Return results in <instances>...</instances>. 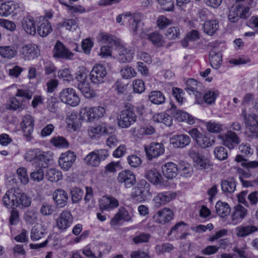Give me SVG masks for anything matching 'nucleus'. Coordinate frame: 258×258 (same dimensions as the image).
Listing matches in <instances>:
<instances>
[{
  "label": "nucleus",
  "instance_id": "1",
  "mask_svg": "<svg viewBox=\"0 0 258 258\" xmlns=\"http://www.w3.org/2000/svg\"><path fill=\"white\" fill-rule=\"evenodd\" d=\"M251 15L249 8L243 4H238L232 7L228 18L232 23L237 22L240 19H246Z\"/></svg>",
  "mask_w": 258,
  "mask_h": 258
},
{
  "label": "nucleus",
  "instance_id": "2",
  "mask_svg": "<svg viewBox=\"0 0 258 258\" xmlns=\"http://www.w3.org/2000/svg\"><path fill=\"white\" fill-rule=\"evenodd\" d=\"M117 125L122 128H128L137 121L136 115L133 107H128L122 110L118 115Z\"/></svg>",
  "mask_w": 258,
  "mask_h": 258
},
{
  "label": "nucleus",
  "instance_id": "3",
  "mask_svg": "<svg viewBox=\"0 0 258 258\" xmlns=\"http://www.w3.org/2000/svg\"><path fill=\"white\" fill-rule=\"evenodd\" d=\"M59 97L62 103L72 107L77 106L80 102L76 90L72 88L62 89L59 94Z\"/></svg>",
  "mask_w": 258,
  "mask_h": 258
},
{
  "label": "nucleus",
  "instance_id": "4",
  "mask_svg": "<svg viewBox=\"0 0 258 258\" xmlns=\"http://www.w3.org/2000/svg\"><path fill=\"white\" fill-rule=\"evenodd\" d=\"M240 116L243 118L246 127L252 133H256L258 130V116L251 108H243Z\"/></svg>",
  "mask_w": 258,
  "mask_h": 258
},
{
  "label": "nucleus",
  "instance_id": "5",
  "mask_svg": "<svg viewBox=\"0 0 258 258\" xmlns=\"http://www.w3.org/2000/svg\"><path fill=\"white\" fill-rule=\"evenodd\" d=\"M109 156L107 150L101 149L95 150L90 153L84 159L85 162L91 166H98L101 160H105Z\"/></svg>",
  "mask_w": 258,
  "mask_h": 258
},
{
  "label": "nucleus",
  "instance_id": "6",
  "mask_svg": "<svg viewBox=\"0 0 258 258\" xmlns=\"http://www.w3.org/2000/svg\"><path fill=\"white\" fill-rule=\"evenodd\" d=\"M188 133L197 142V144L203 148L209 147L215 142L214 138L212 139L210 138L206 135L200 133L196 128L189 130Z\"/></svg>",
  "mask_w": 258,
  "mask_h": 258
},
{
  "label": "nucleus",
  "instance_id": "7",
  "mask_svg": "<svg viewBox=\"0 0 258 258\" xmlns=\"http://www.w3.org/2000/svg\"><path fill=\"white\" fill-rule=\"evenodd\" d=\"M107 75L105 68L99 64H95L90 73L89 78L94 84H100L104 82Z\"/></svg>",
  "mask_w": 258,
  "mask_h": 258
},
{
  "label": "nucleus",
  "instance_id": "8",
  "mask_svg": "<svg viewBox=\"0 0 258 258\" xmlns=\"http://www.w3.org/2000/svg\"><path fill=\"white\" fill-rule=\"evenodd\" d=\"M20 54L24 60H30L38 57L40 54V51L37 45L28 44L22 47Z\"/></svg>",
  "mask_w": 258,
  "mask_h": 258
},
{
  "label": "nucleus",
  "instance_id": "9",
  "mask_svg": "<svg viewBox=\"0 0 258 258\" xmlns=\"http://www.w3.org/2000/svg\"><path fill=\"white\" fill-rule=\"evenodd\" d=\"M117 180L119 183L123 184L125 188L133 187L136 182L135 174L130 170H122L117 176Z\"/></svg>",
  "mask_w": 258,
  "mask_h": 258
},
{
  "label": "nucleus",
  "instance_id": "10",
  "mask_svg": "<svg viewBox=\"0 0 258 258\" xmlns=\"http://www.w3.org/2000/svg\"><path fill=\"white\" fill-rule=\"evenodd\" d=\"M73 223V217L70 212L64 211L61 213L56 219V227L61 231H64L69 228Z\"/></svg>",
  "mask_w": 258,
  "mask_h": 258
},
{
  "label": "nucleus",
  "instance_id": "11",
  "mask_svg": "<svg viewBox=\"0 0 258 258\" xmlns=\"http://www.w3.org/2000/svg\"><path fill=\"white\" fill-rule=\"evenodd\" d=\"M176 197V194L167 191L158 193L153 199V204L156 208H159L171 201Z\"/></svg>",
  "mask_w": 258,
  "mask_h": 258
},
{
  "label": "nucleus",
  "instance_id": "12",
  "mask_svg": "<svg viewBox=\"0 0 258 258\" xmlns=\"http://www.w3.org/2000/svg\"><path fill=\"white\" fill-rule=\"evenodd\" d=\"M218 137L222 141L223 144L229 149H233L235 146L240 142L237 135L231 131H228L225 134L219 135Z\"/></svg>",
  "mask_w": 258,
  "mask_h": 258
},
{
  "label": "nucleus",
  "instance_id": "13",
  "mask_svg": "<svg viewBox=\"0 0 258 258\" xmlns=\"http://www.w3.org/2000/svg\"><path fill=\"white\" fill-rule=\"evenodd\" d=\"M75 153L71 151L62 153L58 160L59 165L64 171L69 170L76 160Z\"/></svg>",
  "mask_w": 258,
  "mask_h": 258
},
{
  "label": "nucleus",
  "instance_id": "14",
  "mask_svg": "<svg viewBox=\"0 0 258 258\" xmlns=\"http://www.w3.org/2000/svg\"><path fill=\"white\" fill-rule=\"evenodd\" d=\"M74 54L71 52L66 46L59 41L55 43L53 49V56L57 58L72 59Z\"/></svg>",
  "mask_w": 258,
  "mask_h": 258
},
{
  "label": "nucleus",
  "instance_id": "15",
  "mask_svg": "<svg viewBox=\"0 0 258 258\" xmlns=\"http://www.w3.org/2000/svg\"><path fill=\"white\" fill-rule=\"evenodd\" d=\"M145 150L148 159L152 160L163 154L164 147L162 143L154 142L149 146H146Z\"/></svg>",
  "mask_w": 258,
  "mask_h": 258
},
{
  "label": "nucleus",
  "instance_id": "16",
  "mask_svg": "<svg viewBox=\"0 0 258 258\" xmlns=\"http://www.w3.org/2000/svg\"><path fill=\"white\" fill-rule=\"evenodd\" d=\"M173 212L169 208H164L159 210L153 216V219L161 224H164L172 219Z\"/></svg>",
  "mask_w": 258,
  "mask_h": 258
},
{
  "label": "nucleus",
  "instance_id": "17",
  "mask_svg": "<svg viewBox=\"0 0 258 258\" xmlns=\"http://www.w3.org/2000/svg\"><path fill=\"white\" fill-rule=\"evenodd\" d=\"M201 87V84L196 80L189 79L186 82V88L187 91L195 94L196 102L200 104L203 102L202 94L199 91V88Z\"/></svg>",
  "mask_w": 258,
  "mask_h": 258
},
{
  "label": "nucleus",
  "instance_id": "18",
  "mask_svg": "<svg viewBox=\"0 0 258 258\" xmlns=\"http://www.w3.org/2000/svg\"><path fill=\"white\" fill-rule=\"evenodd\" d=\"M66 121L68 130L71 132L76 131L81 126V123L76 112L69 113L67 116Z\"/></svg>",
  "mask_w": 258,
  "mask_h": 258
},
{
  "label": "nucleus",
  "instance_id": "19",
  "mask_svg": "<svg viewBox=\"0 0 258 258\" xmlns=\"http://www.w3.org/2000/svg\"><path fill=\"white\" fill-rule=\"evenodd\" d=\"M116 47L118 53L117 58L120 62L124 63L132 60L134 54V51L132 49L120 45L119 42Z\"/></svg>",
  "mask_w": 258,
  "mask_h": 258
},
{
  "label": "nucleus",
  "instance_id": "20",
  "mask_svg": "<svg viewBox=\"0 0 258 258\" xmlns=\"http://www.w3.org/2000/svg\"><path fill=\"white\" fill-rule=\"evenodd\" d=\"M190 139L185 134L177 135L172 136L170 139V143L177 148H183L189 144Z\"/></svg>",
  "mask_w": 258,
  "mask_h": 258
},
{
  "label": "nucleus",
  "instance_id": "21",
  "mask_svg": "<svg viewBox=\"0 0 258 258\" xmlns=\"http://www.w3.org/2000/svg\"><path fill=\"white\" fill-rule=\"evenodd\" d=\"M140 36L142 38L148 39L154 46L158 47L163 46L165 43L162 35L157 31L148 34L142 33L140 34Z\"/></svg>",
  "mask_w": 258,
  "mask_h": 258
},
{
  "label": "nucleus",
  "instance_id": "22",
  "mask_svg": "<svg viewBox=\"0 0 258 258\" xmlns=\"http://www.w3.org/2000/svg\"><path fill=\"white\" fill-rule=\"evenodd\" d=\"M34 119L30 115H26L23 118L21 123V127L24 136L26 138H29L32 134L34 130Z\"/></svg>",
  "mask_w": 258,
  "mask_h": 258
},
{
  "label": "nucleus",
  "instance_id": "23",
  "mask_svg": "<svg viewBox=\"0 0 258 258\" xmlns=\"http://www.w3.org/2000/svg\"><path fill=\"white\" fill-rule=\"evenodd\" d=\"M247 210L240 205L235 206L231 214L232 223L237 224L240 223L247 215Z\"/></svg>",
  "mask_w": 258,
  "mask_h": 258
},
{
  "label": "nucleus",
  "instance_id": "24",
  "mask_svg": "<svg viewBox=\"0 0 258 258\" xmlns=\"http://www.w3.org/2000/svg\"><path fill=\"white\" fill-rule=\"evenodd\" d=\"M22 27L28 34L34 35L36 34V25L34 20L32 16H27L23 19Z\"/></svg>",
  "mask_w": 258,
  "mask_h": 258
},
{
  "label": "nucleus",
  "instance_id": "25",
  "mask_svg": "<svg viewBox=\"0 0 258 258\" xmlns=\"http://www.w3.org/2000/svg\"><path fill=\"white\" fill-rule=\"evenodd\" d=\"M40 24L38 26L37 32L41 37H45L52 30L50 23L48 19L44 17L39 18Z\"/></svg>",
  "mask_w": 258,
  "mask_h": 258
},
{
  "label": "nucleus",
  "instance_id": "26",
  "mask_svg": "<svg viewBox=\"0 0 258 258\" xmlns=\"http://www.w3.org/2000/svg\"><path fill=\"white\" fill-rule=\"evenodd\" d=\"M132 197L133 200L141 203L149 199L151 197V192L147 188L143 189L135 188Z\"/></svg>",
  "mask_w": 258,
  "mask_h": 258
},
{
  "label": "nucleus",
  "instance_id": "27",
  "mask_svg": "<svg viewBox=\"0 0 258 258\" xmlns=\"http://www.w3.org/2000/svg\"><path fill=\"white\" fill-rule=\"evenodd\" d=\"M164 175L168 179H172L177 174L178 168L176 164L173 162L165 163L162 168Z\"/></svg>",
  "mask_w": 258,
  "mask_h": 258
},
{
  "label": "nucleus",
  "instance_id": "28",
  "mask_svg": "<svg viewBox=\"0 0 258 258\" xmlns=\"http://www.w3.org/2000/svg\"><path fill=\"white\" fill-rule=\"evenodd\" d=\"M19 8V4L13 1H9L0 5V15L7 16Z\"/></svg>",
  "mask_w": 258,
  "mask_h": 258
},
{
  "label": "nucleus",
  "instance_id": "29",
  "mask_svg": "<svg viewBox=\"0 0 258 258\" xmlns=\"http://www.w3.org/2000/svg\"><path fill=\"white\" fill-rule=\"evenodd\" d=\"M118 206V201L112 197H103L99 204L100 208L103 210H110Z\"/></svg>",
  "mask_w": 258,
  "mask_h": 258
},
{
  "label": "nucleus",
  "instance_id": "30",
  "mask_svg": "<svg viewBox=\"0 0 258 258\" xmlns=\"http://www.w3.org/2000/svg\"><path fill=\"white\" fill-rule=\"evenodd\" d=\"M235 161L237 162H241V166L246 169L250 172L251 170L258 169V161H248L244 158L243 156L238 155L236 156Z\"/></svg>",
  "mask_w": 258,
  "mask_h": 258
},
{
  "label": "nucleus",
  "instance_id": "31",
  "mask_svg": "<svg viewBox=\"0 0 258 258\" xmlns=\"http://www.w3.org/2000/svg\"><path fill=\"white\" fill-rule=\"evenodd\" d=\"M146 177L149 181L154 184H163L162 177L160 172L155 168H152L146 173Z\"/></svg>",
  "mask_w": 258,
  "mask_h": 258
},
{
  "label": "nucleus",
  "instance_id": "32",
  "mask_svg": "<svg viewBox=\"0 0 258 258\" xmlns=\"http://www.w3.org/2000/svg\"><path fill=\"white\" fill-rule=\"evenodd\" d=\"M25 100L24 99H18L16 96L10 98L8 109L11 110H22L25 108Z\"/></svg>",
  "mask_w": 258,
  "mask_h": 258
},
{
  "label": "nucleus",
  "instance_id": "33",
  "mask_svg": "<svg viewBox=\"0 0 258 258\" xmlns=\"http://www.w3.org/2000/svg\"><path fill=\"white\" fill-rule=\"evenodd\" d=\"M53 199L57 205L60 207H62L67 204L68 196L64 190L61 189H58L54 191L53 192Z\"/></svg>",
  "mask_w": 258,
  "mask_h": 258
},
{
  "label": "nucleus",
  "instance_id": "34",
  "mask_svg": "<svg viewBox=\"0 0 258 258\" xmlns=\"http://www.w3.org/2000/svg\"><path fill=\"white\" fill-rule=\"evenodd\" d=\"M209 59L211 66L215 69H218L222 63V55L220 51L216 49H212L209 53Z\"/></svg>",
  "mask_w": 258,
  "mask_h": 258
},
{
  "label": "nucleus",
  "instance_id": "35",
  "mask_svg": "<svg viewBox=\"0 0 258 258\" xmlns=\"http://www.w3.org/2000/svg\"><path fill=\"white\" fill-rule=\"evenodd\" d=\"M17 191L11 189L8 190L3 198V201L4 205L8 208H12L13 206L16 207V197Z\"/></svg>",
  "mask_w": 258,
  "mask_h": 258
},
{
  "label": "nucleus",
  "instance_id": "36",
  "mask_svg": "<svg viewBox=\"0 0 258 258\" xmlns=\"http://www.w3.org/2000/svg\"><path fill=\"white\" fill-rule=\"evenodd\" d=\"M219 27V22L216 20L207 21L203 25L204 32L210 36L215 34L218 30Z\"/></svg>",
  "mask_w": 258,
  "mask_h": 258
},
{
  "label": "nucleus",
  "instance_id": "37",
  "mask_svg": "<svg viewBox=\"0 0 258 258\" xmlns=\"http://www.w3.org/2000/svg\"><path fill=\"white\" fill-rule=\"evenodd\" d=\"M216 211L221 217L224 218L229 215L231 209L226 202L218 201L215 206Z\"/></svg>",
  "mask_w": 258,
  "mask_h": 258
},
{
  "label": "nucleus",
  "instance_id": "38",
  "mask_svg": "<svg viewBox=\"0 0 258 258\" xmlns=\"http://www.w3.org/2000/svg\"><path fill=\"white\" fill-rule=\"evenodd\" d=\"M17 54V49L13 46H0V56L3 58L12 59Z\"/></svg>",
  "mask_w": 258,
  "mask_h": 258
},
{
  "label": "nucleus",
  "instance_id": "39",
  "mask_svg": "<svg viewBox=\"0 0 258 258\" xmlns=\"http://www.w3.org/2000/svg\"><path fill=\"white\" fill-rule=\"evenodd\" d=\"M65 28L66 30L74 31L78 27V21L76 19H65L57 24V28Z\"/></svg>",
  "mask_w": 258,
  "mask_h": 258
},
{
  "label": "nucleus",
  "instance_id": "40",
  "mask_svg": "<svg viewBox=\"0 0 258 258\" xmlns=\"http://www.w3.org/2000/svg\"><path fill=\"white\" fill-rule=\"evenodd\" d=\"M153 120L156 122L163 123L168 126H170L172 123V118L171 116L165 112L155 114L153 116Z\"/></svg>",
  "mask_w": 258,
  "mask_h": 258
},
{
  "label": "nucleus",
  "instance_id": "41",
  "mask_svg": "<svg viewBox=\"0 0 258 258\" xmlns=\"http://www.w3.org/2000/svg\"><path fill=\"white\" fill-rule=\"evenodd\" d=\"M78 89L86 98H92L95 96V92L90 88V85L89 82H84L83 83H79L78 84Z\"/></svg>",
  "mask_w": 258,
  "mask_h": 258
},
{
  "label": "nucleus",
  "instance_id": "42",
  "mask_svg": "<svg viewBox=\"0 0 258 258\" xmlns=\"http://www.w3.org/2000/svg\"><path fill=\"white\" fill-rule=\"evenodd\" d=\"M16 207L22 206L24 207H28L31 205V199L24 193H21L17 191L16 197Z\"/></svg>",
  "mask_w": 258,
  "mask_h": 258
},
{
  "label": "nucleus",
  "instance_id": "43",
  "mask_svg": "<svg viewBox=\"0 0 258 258\" xmlns=\"http://www.w3.org/2000/svg\"><path fill=\"white\" fill-rule=\"evenodd\" d=\"M257 230V228L253 225L239 226L236 229V235L238 237H245Z\"/></svg>",
  "mask_w": 258,
  "mask_h": 258
},
{
  "label": "nucleus",
  "instance_id": "44",
  "mask_svg": "<svg viewBox=\"0 0 258 258\" xmlns=\"http://www.w3.org/2000/svg\"><path fill=\"white\" fill-rule=\"evenodd\" d=\"M150 101L153 104L160 105L163 104L165 100L164 94L159 91H153L149 95Z\"/></svg>",
  "mask_w": 258,
  "mask_h": 258
},
{
  "label": "nucleus",
  "instance_id": "45",
  "mask_svg": "<svg viewBox=\"0 0 258 258\" xmlns=\"http://www.w3.org/2000/svg\"><path fill=\"white\" fill-rule=\"evenodd\" d=\"M221 186L222 191L225 193H232L236 189V183L232 178L222 180Z\"/></svg>",
  "mask_w": 258,
  "mask_h": 258
},
{
  "label": "nucleus",
  "instance_id": "46",
  "mask_svg": "<svg viewBox=\"0 0 258 258\" xmlns=\"http://www.w3.org/2000/svg\"><path fill=\"white\" fill-rule=\"evenodd\" d=\"M46 177L51 182H56L62 178L61 172L55 168H49L47 169Z\"/></svg>",
  "mask_w": 258,
  "mask_h": 258
},
{
  "label": "nucleus",
  "instance_id": "47",
  "mask_svg": "<svg viewBox=\"0 0 258 258\" xmlns=\"http://www.w3.org/2000/svg\"><path fill=\"white\" fill-rule=\"evenodd\" d=\"M178 168L181 175L184 177H189L192 173L191 166L184 161H180L179 162Z\"/></svg>",
  "mask_w": 258,
  "mask_h": 258
},
{
  "label": "nucleus",
  "instance_id": "48",
  "mask_svg": "<svg viewBox=\"0 0 258 258\" xmlns=\"http://www.w3.org/2000/svg\"><path fill=\"white\" fill-rule=\"evenodd\" d=\"M174 249V246L170 243L166 242L157 244L155 247V251L159 254H165L170 253Z\"/></svg>",
  "mask_w": 258,
  "mask_h": 258
},
{
  "label": "nucleus",
  "instance_id": "49",
  "mask_svg": "<svg viewBox=\"0 0 258 258\" xmlns=\"http://www.w3.org/2000/svg\"><path fill=\"white\" fill-rule=\"evenodd\" d=\"M175 116L180 121H186L190 124L195 123L194 118L185 111L178 110L176 111Z\"/></svg>",
  "mask_w": 258,
  "mask_h": 258
},
{
  "label": "nucleus",
  "instance_id": "50",
  "mask_svg": "<svg viewBox=\"0 0 258 258\" xmlns=\"http://www.w3.org/2000/svg\"><path fill=\"white\" fill-rule=\"evenodd\" d=\"M98 40L99 42L104 44H108L110 46H116L119 43L111 35L104 33H100L98 37Z\"/></svg>",
  "mask_w": 258,
  "mask_h": 258
},
{
  "label": "nucleus",
  "instance_id": "51",
  "mask_svg": "<svg viewBox=\"0 0 258 258\" xmlns=\"http://www.w3.org/2000/svg\"><path fill=\"white\" fill-rule=\"evenodd\" d=\"M218 95V92L217 91L210 90L206 92L204 95H202L203 102L200 104H202L204 102L208 104H213Z\"/></svg>",
  "mask_w": 258,
  "mask_h": 258
},
{
  "label": "nucleus",
  "instance_id": "52",
  "mask_svg": "<svg viewBox=\"0 0 258 258\" xmlns=\"http://www.w3.org/2000/svg\"><path fill=\"white\" fill-rule=\"evenodd\" d=\"M50 142L53 146L57 148H63L69 147L68 142L62 137H54L51 139Z\"/></svg>",
  "mask_w": 258,
  "mask_h": 258
},
{
  "label": "nucleus",
  "instance_id": "53",
  "mask_svg": "<svg viewBox=\"0 0 258 258\" xmlns=\"http://www.w3.org/2000/svg\"><path fill=\"white\" fill-rule=\"evenodd\" d=\"M38 218V213L35 209H30L27 210L24 216V220L27 223L33 224L35 223Z\"/></svg>",
  "mask_w": 258,
  "mask_h": 258
},
{
  "label": "nucleus",
  "instance_id": "54",
  "mask_svg": "<svg viewBox=\"0 0 258 258\" xmlns=\"http://www.w3.org/2000/svg\"><path fill=\"white\" fill-rule=\"evenodd\" d=\"M128 21L131 23L130 27L133 34L134 35L137 34L142 24L140 19L138 16H134L128 18Z\"/></svg>",
  "mask_w": 258,
  "mask_h": 258
},
{
  "label": "nucleus",
  "instance_id": "55",
  "mask_svg": "<svg viewBox=\"0 0 258 258\" xmlns=\"http://www.w3.org/2000/svg\"><path fill=\"white\" fill-rule=\"evenodd\" d=\"M44 229L41 225L35 226L31 231V240L35 241L40 239L44 235Z\"/></svg>",
  "mask_w": 258,
  "mask_h": 258
},
{
  "label": "nucleus",
  "instance_id": "56",
  "mask_svg": "<svg viewBox=\"0 0 258 258\" xmlns=\"http://www.w3.org/2000/svg\"><path fill=\"white\" fill-rule=\"evenodd\" d=\"M214 154L215 157L219 160H224L228 157V153L226 149L222 147H217L214 149Z\"/></svg>",
  "mask_w": 258,
  "mask_h": 258
},
{
  "label": "nucleus",
  "instance_id": "57",
  "mask_svg": "<svg viewBox=\"0 0 258 258\" xmlns=\"http://www.w3.org/2000/svg\"><path fill=\"white\" fill-rule=\"evenodd\" d=\"M80 116L81 119L87 122H91L94 120L90 107L82 108L80 112Z\"/></svg>",
  "mask_w": 258,
  "mask_h": 258
},
{
  "label": "nucleus",
  "instance_id": "58",
  "mask_svg": "<svg viewBox=\"0 0 258 258\" xmlns=\"http://www.w3.org/2000/svg\"><path fill=\"white\" fill-rule=\"evenodd\" d=\"M206 128L208 132L218 134L222 131V125L214 121H209L206 124Z\"/></svg>",
  "mask_w": 258,
  "mask_h": 258
},
{
  "label": "nucleus",
  "instance_id": "59",
  "mask_svg": "<svg viewBox=\"0 0 258 258\" xmlns=\"http://www.w3.org/2000/svg\"><path fill=\"white\" fill-rule=\"evenodd\" d=\"M90 108L93 120L102 117L106 112L105 108L102 106H98Z\"/></svg>",
  "mask_w": 258,
  "mask_h": 258
},
{
  "label": "nucleus",
  "instance_id": "60",
  "mask_svg": "<svg viewBox=\"0 0 258 258\" xmlns=\"http://www.w3.org/2000/svg\"><path fill=\"white\" fill-rule=\"evenodd\" d=\"M39 153L40 150L38 149H30L25 153V159L28 161H35L37 162Z\"/></svg>",
  "mask_w": 258,
  "mask_h": 258
},
{
  "label": "nucleus",
  "instance_id": "61",
  "mask_svg": "<svg viewBox=\"0 0 258 258\" xmlns=\"http://www.w3.org/2000/svg\"><path fill=\"white\" fill-rule=\"evenodd\" d=\"M121 75L124 79H130L136 76L137 73L131 67L125 66L121 71Z\"/></svg>",
  "mask_w": 258,
  "mask_h": 258
},
{
  "label": "nucleus",
  "instance_id": "62",
  "mask_svg": "<svg viewBox=\"0 0 258 258\" xmlns=\"http://www.w3.org/2000/svg\"><path fill=\"white\" fill-rule=\"evenodd\" d=\"M44 178V171L42 168L35 169L30 174V178L34 182H39Z\"/></svg>",
  "mask_w": 258,
  "mask_h": 258
},
{
  "label": "nucleus",
  "instance_id": "63",
  "mask_svg": "<svg viewBox=\"0 0 258 258\" xmlns=\"http://www.w3.org/2000/svg\"><path fill=\"white\" fill-rule=\"evenodd\" d=\"M17 173L21 182L26 184L29 182V179L27 174V169L24 167H20L17 170Z\"/></svg>",
  "mask_w": 258,
  "mask_h": 258
},
{
  "label": "nucleus",
  "instance_id": "64",
  "mask_svg": "<svg viewBox=\"0 0 258 258\" xmlns=\"http://www.w3.org/2000/svg\"><path fill=\"white\" fill-rule=\"evenodd\" d=\"M88 134L89 136L92 139H98L100 136L102 135L99 124L95 126L90 127L88 129Z\"/></svg>",
  "mask_w": 258,
  "mask_h": 258
}]
</instances>
